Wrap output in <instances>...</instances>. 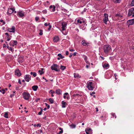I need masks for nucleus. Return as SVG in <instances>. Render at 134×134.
Wrapping results in <instances>:
<instances>
[{
	"label": "nucleus",
	"instance_id": "f257e3e1",
	"mask_svg": "<svg viewBox=\"0 0 134 134\" xmlns=\"http://www.w3.org/2000/svg\"><path fill=\"white\" fill-rule=\"evenodd\" d=\"M111 49V47L107 45H105L104 47V52L106 53H107L110 51Z\"/></svg>",
	"mask_w": 134,
	"mask_h": 134
},
{
	"label": "nucleus",
	"instance_id": "f03ea898",
	"mask_svg": "<svg viewBox=\"0 0 134 134\" xmlns=\"http://www.w3.org/2000/svg\"><path fill=\"white\" fill-rule=\"evenodd\" d=\"M51 69L52 70L56 71H58L59 70V66L57 64H53L51 67Z\"/></svg>",
	"mask_w": 134,
	"mask_h": 134
},
{
	"label": "nucleus",
	"instance_id": "7ed1b4c3",
	"mask_svg": "<svg viewBox=\"0 0 134 134\" xmlns=\"http://www.w3.org/2000/svg\"><path fill=\"white\" fill-rule=\"evenodd\" d=\"M24 98L26 100L29 99L30 96V94L28 93L24 92L23 93Z\"/></svg>",
	"mask_w": 134,
	"mask_h": 134
},
{
	"label": "nucleus",
	"instance_id": "20e7f679",
	"mask_svg": "<svg viewBox=\"0 0 134 134\" xmlns=\"http://www.w3.org/2000/svg\"><path fill=\"white\" fill-rule=\"evenodd\" d=\"M133 14H134V8H131L129 9L128 15L130 16Z\"/></svg>",
	"mask_w": 134,
	"mask_h": 134
},
{
	"label": "nucleus",
	"instance_id": "39448f33",
	"mask_svg": "<svg viewBox=\"0 0 134 134\" xmlns=\"http://www.w3.org/2000/svg\"><path fill=\"white\" fill-rule=\"evenodd\" d=\"M108 14L105 13L104 15V18L103 19V22L106 24H107V21L108 20Z\"/></svg>",
	"mask_w": 134,
	"mask_h": 134
},
{
	"label": "nucleus",
	"instance_id": "423d86ee",
	"mask_svg": "<svg viewBox=\"0 0 134 134\" xmlns=\"http://www.w3.org/2000/svg\"><path fill=\"white\" fill-rule=\"evenodd\" d=\"M17 42L16 41L12 40L9 43L10 46L14 47L17 44Z\"/></svg>",
	"mask_w": 134,
	"mask_h": 134
},
{
	"label": "nucleus",
	"instance_id": "0eeeda50",
	"mask_svg": "<svg viewBox=\"0 0 134 134\" xmlns=\"http://www.w3.org/2000/svg\"><path fill=\"white\" fill-rule=\"evenodd\" d=\"M24 79L26 81L29 82L31 79V76L29 75H26L24 76Z\"/></svg>",
	"mask_w": 134,
	"mask_h": 134
},
{
	"label": "nucleus",
	"instance_id": "6e6552de",
	"mask_svg": "<svg viewBox=\"0 0 134 134\" xmlns=\"http://www.w3.org/2000/svg\"><path fill=\"white\" fill-rule=\"evenodd\" d=\"M15 9L14 8H11L8 9L7 12L8 14H11L14 11Z\"/></svg>",
	"mask_w": 134,
	"mask_h": 134
},
{
	"label": "nucleus",
	"instance_id": "1a4fd4ad",
	"mask_svg": "<svg viewBox=\"0 0 134 134\" xmlns=\"http://www.w3.org/2000/svg\"><path fill=\"white\" fill-rule=\"evenodd\" d=\"M15 75H17L18 76H20L21 75V74L18 69H16L15 70Z\"/></svg>",
	"mask_w": 134,
	"mask_h": 134
},
{
	"label": "nucleus",
	"instance_id": "9d476101",
	"mask_svg": "<svg viewBox=\"0 0 134 134\" xmlns=\"http://www.w3.org/2000/svg\"><path fill=\"white\" fill-rule=\"evenodd\" d=\"M127 23L129 25H132L134 23V19L128 20Z\"/></svg>",
	"mask_w": 134,
	"mask_h": 134
},
{
	"label": "nucleus",
	"instance_id": "9b49d317",
	"mask_svg": "<svg viewBox=\"0 0 134 134\" xmlns=\"http://www.w3.org/2000/svg\"><path fill=\"white\" fill-rule=\"evenodd\" d=\"M8 30L9 32L14 33L15 32V29L14 26H12L11 28H9Z\"/></svg>",
	"mask_w": 134,
	"mask_h": 134
},
{
	"label": "nucleus",
	"instance_id": "f8f14e48",
	"mask_svg": "<svg viewBox=\"0 0 134 134\" xmlns=\"http://www.w3.org/2000/svg\"><path fill=\"white\" fill-rule=\"evenodd\" d=\"M67 24L65 23H64L62 24V28L63 31L65 30V28L66 27Z\"/></svg>",
	"mask_w": 134,
	"mask_h": 134
},
{
	"label": "nucleus",
	"instance_id": "ddd939ff",
	"mask_svg": "<svg viewBox=\"0 0 134 134\" xmlns=\"http://www.w3.org/2000/svg\"><path fill=\"white\" fill-rule=\"evenodd\" d=\"M5 35H7V41H9L11 39L12 36L10 35H9L8 34V33L7 32L5 33Z\"/></svg>",
	"mask_w": 134,
	"mask_h": 134
},
{
	"label": "nucleus",
	"instance_id": "4468645a",
	"mask_svg": "<svg viewBox=\"0 0 134 134\" xmlns=\"http://www.w3.org/2000/svg\"><path fill=\"white\" fill-rule=\"evenodd\" d=\"M17 13L19 16L20 17H23L24 16V14L22 13V11H19Z\"/></svg>",
	"mask_w": 134,
	"mask_h": 134
},
{
	"label": "nucleus",
	"instance_id": "2eb2a0df",
	"mask_svg": "<svg viewBox=\"0 0 134 134\" xmlns=\"http://www.w3.org/2000/svg\"><path fill=\"white\" fill-rule=\"evenodd\" d=\"M56 93L58 94H60L62 93V91L60 89L57 90L55 91Z\"/></svg>",
	"mask_w": 134,
	"mask_h": 134
},
{
	"label": "nucleus",
	"instance_id": "dca6fc26",
	"mask_svg": "<svg viewBox=\"0 0 134 134\" xmlns=\"http://www.w3.org/2000/svg\"><path fill=\"white\" fill-rule=\"evenodd\" d=\"M38 87L37 85H34L32 86V88L34 91H36L37 90Z\"/></svg>",
	"mask_w": 134,
	"mask_h": 134
},
{
	"label": "nucleus",
	"instance_id": "f3484780",
	"mask_svg": "<svg viewBox=\"0 0 134 134\" xmlns=\"http://www.w3.org/2000/svg\"><path fill=\"white\" fill-rule=\"evenodd\" d=\"M24 60V59L22 58H19L18 60V62L19 63L22 62Z\"/></svg>",
	"mask_w": 134,
	"mask_h": 134
},
{
	"label": "nucleus",
	"instance_id": "a211bd4d",
	"mask_svg": "<svg viewBox=\"0 0 134 134\" xmlns=\"http://www.w3.org/2000/svg\"><path fill=\"white\" fill-rule=\"evenodd\" d=\"M59 40V38L57 36L55 37L53 39V41L54 42H56Z\"/></svg>",
	"mask_w": 134,
	"mask_h": 134
},
{
	"label": "nucleus",
	"instance_id": "6ab92c4d",
	"mask_svg": "<svg viewBox=\"0 0 134 134\" xmlns=\"http://www.w3.org/2000/svg\"><path fill=\"white\" fill-rule=\"evenodd\" d=\"M87 88L88 89L90 90H93V88L92 85H87Z\"/></svg>",
	"mask_w": 134,
	"mask_h": 134
},
{
	"label": "nucleus",
	"instance_id": "aec40b11",
	"mask_svg": "<svg viewBox=\"0 0 134 134\" xmlns=\"http://www.w3.org/2000/svg\"><path fill=\"white\" fill-rule=\"evenodd\" d=\"M103 68H106V67H108L109 68V64H106V63H105L103 65Z\"/></svg>",
	"mask_w": 134,
	"mask_h": 134
},
{
	"label": "nucleus",
	"instance_id": "412c9836",
	"mask_svg": "<svg viewBox=\"0 0 134 134\" xmlns=\"http://www.w3.org/2000/svg\"><path fill=\"white\" fill-rule=\"evenodd\" d=\"M49 8L50 9H52V10H51V11H52V12H54L55 11V7L54 6H53L52 5H51L49 7Z\"/></svg>",
	"mask_w": 134,
	"mask_h": 134
},
{
	"label": "nucleus",
	"instance_id": "4be33fe9",
	"mask_svg": "<svg viewBox=\"0 0 134 134\" xmlns=\"http://www.w3.org/2000/svg\"><path fill=\"white\" fill-rule=\"evenodd\" d=\"M62 107L65 108V105H66V102H64V101H62Z\"/></svg>",
	"mask_w": 134,
	"mask_h": 134
},
{
	"label": "nucleus",
	"instance_id": "5701e85b",
	"mask_svg": "<svg viewBox=\"0 0 134 134\" xmlns=\"http://www.w3.org/2000/svg\"><path fill=\"white\" fill-rule=\"evenodd\" d=\"M70 126L71 128L74 129L75 128L76 125H75L72 124L70 125Z\"/></svg>",
	"mask_w": 134,
	"mask_h": 134
},
{
	"label": "nucleus",
	"instance_id": "b1692460",
	"mask_svg": "<svg viewBox=\"0 0 134 134\" xmlns=\"http://www.w3.org/2000/svg\"><path fill=\"white\" fill-rule=\"evenodd\" d=\"M59 129L60 130V131H59V132L57 134H61V133H62L63 132V129L62 128L60 127L59 128Z\"/></svg>",
	"mask_w": 134,
	"mask_h": 134
},
{
	"label": "nucleus",
	"instance_id": "393cba45",
	"mask_svg": "<svg viewBox=\"0 0 134 134\" xmlns=\"http://www.w3.org/2000/svg\"><path fill=\"white\" fill-rule=\"evenodd\" d=\"M81 43L83 46H86L87 45V43H86V41L84 40H83L81 42Z\"/></svg>",
	"mask_w": 134,
	"mask_h": 134
},
{
	"label": "nucleus",
	"instance_id": "a878e982",
	"mask_svg": "<svg viewBox=\"0 0 134 134\" xmlns=\"http://www.w3.org/2000/svg\"><path fill=\"white\" fill-rule=\"evenodd\" d=\"M113 2L115 3H120L121 0H113Z\"/></svg>",
	"mask_w": 134,
	"mask_h": 134
},
{
	"label": "nucleus",
	"instance_id": "bb28decb",
	"mask_svg": "<svg viewBox=\"0 0 134 134\" xmlns=\"http://www.w3.org/2000/svg\"><path fill=\"white\" fill-rule=\"evenodd\" d=\"M58 56L60 57L61 59H62L63 58H64V56H63L62 55V54L60 53L58 54Z\"/></svg>",
	"mask_w": 134,
	"mask_h": 134
},
{
	"label": "nucleus",
	"instance_id": "cd10ccee",
	"mask_svg": "<svg viewBox=\"0 0 134 134\" xmlns=\"http://www.w3.org/2000/svg\"><path fill=\"white\" fill-rule=\"evenodd\" d=\"M116 17H118L119 18V19H121V18L122 17V16L120 15L119 14H116L115 15Z\"/></svg>",
	"mask_w": 134,
	"mask_h": 134
},
{
	"label": "nucleus",
	"instance_id": "c85d7f7f",
	"mask_svg": "<svg viewBox=\"0 0 134 134\" xmlns=\"http://www.w3.org/2000/svg\"><path fill=\"white\" fill-rule=\"evenodd\" d=\"M30 74L31 75H32L34 77H36V74L35 72H31Z\"/></svg>",
	"mask_w": 134,
	"mask_h": 134
},
{
	"label": "nucleus",
	"instance_id": "c756f323",
	"mask_svg": "<svg viewBox=\"0 0 134 134\" xmlns=\"http://www.w3.org/2000/svg\"><path fill=\"white\" fill-rule=\"evenodd\" d=\"M49 101L52 104L54 102V100L53 99L51 98H50L48 99Z\"/></svg>",
	"mask_w": 134,
	"mask_h": 134
},
{
	"label": "nucleus",
	"instance_id": "7c9ffc66",
	"mask_svg": "<svg viewBox=\"0 0 134 134\" xmlns=\"http://www.w3.org/2000/svg\"><path fill=\"white\" fill-rule=\"evenodd\" d=\"M66 67L65 66H61L60 68V69L62 70H64L66 68Z\"/></svg>",
	"mask_w": 134,
	"mask_h": 134
},
{
	"label": "nucleus",
	"instance_id": "2f4dec72",
	"mask_svg": "<svg viewBox=\"0 0 134 134\" xmlns=\"http://www.w3.org/2000/svg\"><path fill=\"white\" fill-rule=\"evenodd\" d=\"M85 131L86 134H92L91 131H87L85 130Z\"/></svg>",
	"mask_w": 134,
	"mask_h": 134
},
{
	"label": "nucleus",
	"instance_id": "473e14b6",
	"mask_svg": "<svg viewBox=\"0 0 134 134\" xmlns=\"http://www.w3.org/2000/svg\"><path fill=\"white\" fill-rule=\"evenodd\" d=\"M74 77L75 78L79 77V75L78 74L74 73Z\"/></svg>",
	"mask_w": 134,
	"mask_h": 134
},
{
	"label": "nucleus",
	"instance_id": "72a5a7b5",
	"mask_svg": "<svg viewBox=\"0 0 134 134\" xmlns=\"http://www.w3.org/2000/svg\"><path fill=\"white\" fill-rule=\"evenodd\" d=\"M4 117H8V112H6L5 114H4Z\"/></svg>",
	"mask_w": 134,
	"mask_h": 134
},
{
	"label": "nucleus",
	"instance_id": "f704fd0d",
	"mask_svg": "<svg viewBox=\"0 0 134 134\" xmlns=\"http://www.w3.org/2000/svg\"><path fill=\"white\" fill-rule=\"evenodd\" d=\"M13 48H12L11 47H9V48H8V49L9 50L11 51L12 52H13L14 50Z\"/></svg>",
	"mask_w": 134,
	"mask_h": 134
},
{
	"label": "nucleus",
	"instance_id": "c9c22d12",
	"mask_svg": "<svg viewBox=\"0 0 134 134\" xmlns=\"http://www.w3.org/2000/svg\"><path fill=\"white\" fill-rule=\"evenodd\" d=\"M5 90H4L2 88L1 90H0V92H1L3 94L5 93Z\"/></svg>",
	"mask_w": 134,
	"mask_h": 134
},
{
	"label": "nucleus",
	"instance_id": "e433bc0d",
	"mask_svg": "<svg viewBox=\"0 0 134 134\" xmlns=\"http://www.w3.org/2000/svg\"><path fill=\"white\" fill-rule=\"evenodd\" d=\"M38 72L40 73V75H42V74H43L44 73V72H43V71H42V72L41 71V70H39Z\"/></svg>",
	"mask_w": 134,
	"mask_h": 134
},
{
	"label": "nucleus",
	"instance_id": "4c0bfd02",
	"mask_svg": "<svg viewBox=\"0 0 134 134\" xmlns=\"http://www.w3.org/2000/svg\"><path fill=\"white\" fill-rule=\"evenodd\" d=\"M131 5L132 6H133L134 5V0H132L131 2Z\"/></svg>",
	"mask_w": 134,
	"mask_h": 134
},
{
	"label": "nucleus",
	"instance_id": "58836bf2",
	"mask_svg": "<svg viewBox=\"0 0 134 134\" xmlns=\"http://www.w3.org/2000/svg\"><path fill=\"white\" fill-rule=\"evenodd\" d=\"M43 110L41 108V111L38 113V114L39 115H41L42 114V112Z\"/></svg>",
	"mask_w": 134,
	"mask_h": 134
},
{
	"label": "nucleus",
	"instance_id": "ea45409f",
	"mask_svg": "<svg viewBox=\"0 0 134 134\" xmlns=\"http://www.w3.org/2000/svg\"><path fill=\"white\" fill-rule=\"evenodd\" d=\"M0 22L1 23H3V25H4L5 24V22L3 20L1 19L0 20Z\"/></svg>",
	"mask_w": 134,
	"mask_h": 134
},
{
	"label": "nucleus",
	"instance_id": "a19ab883",
	"mask_svg": "<svg viewBox=\"0 0 134 134\" xmlns=\"http://www.w3.org/2000/svg\"><path fill=\"white\" fill-rule=\"evenodd\" d=\"M50 25V23H49L48 24L46 23L44 24V25L46 26H47L48 25Z\"/></svg>",
	"mask_w": 134,
	"mask_h": 134
},
{
	"label": "nucleus",
	"instance_id": "79ce46f5",
	"mask_svg": "<svg viewBox=\"0 0 134 134\" xmlns=\"http://www.w3.org/2000/svg\"><path fill=\"white\" fill-rule=\"evenodd\" d=\"M77 22L78 23L81 24L82 23V22L80 20L78 19L77 20Z\"/></svg>",
	"mask_w": 134,
	"mask_h": 134
},
{
	"label": "nucleus",
	"instance_id": "37998d69",
	"mask_svg": "<svg viewBox=\"0 0 134 134\" xmlns=\"http://www.w3.org/2000/svg\"><path fill=\"white\" fill-rule=\"evenodd\" d=\"M49 27L48 28V30L49 31H50L51 28L52 26L50 25H49Z\"/></svg>",
	"mask_w": 134,
	"mask_h": 134
},
{
	"label": "nucleus",
	"instance_id": "c03bdc74",
	"mask_svg": "<svg viewBox=\"0 0 134 134\" xmlns=\"http://www.w3.org/2000/svg\"><path fill=\"white\" fill-rule=\"evenodd\" d=\"M85 130L87 131H91V129H85Z\"/></svg>",
	"mask_w": 134,
	"mask_h": 134
},
{
	"label": "nucleus",
	"instance_id": "a18cd8bd",
	"mask_svg": "<svg viewBox=\"0 0 134 134\" xmlns=\"http://www.w3.org/2000/svg\"><path fill=\"white\" fill-rule=\"evenodd\" d=\"M87 57L86 56H85V57L84 58V60L86 62V63H87V62L86 61V60H87Z\"/></svg>",
	"mask_w": 134,
	"mask_h": 134
},
{
	"label": "nucleus",
	"instance_id": "49530a36",
	"mask_svg": "<svg viewBox=\"0 0 134 134\" xmlns=\"http://www.w3.org/2000/svg\"><path fill=\"white\" fill-rule=\"evenodd\" d=\"M92 83L91 82H89V83L87 84V85H92Z\"/></svg>",
	"mask_w": 134,
	"mask_h": 134
},
{
	"label": "nucleus",
	"instance_id": "de8ad7c7",
	"mask_svg": "<svg viewBox=\"0 0 134 134\" xmlns=\"http://www.w3.org/2000/svg\"><path fill=\"white\" fill-rule=\"evenodd\" d=\"M39 19V18L38 17H36L35 20L36 21H38Z\"/></svg>",
	"mask_w": 134,
	"mask_h": 134
},
{
	"label": "nucleus",
	"instance_id": "09e8293b",
	"mask_svg": "<svg viewBox=\"0 0 134 134\" xmlns=\"http://www.w3.org/2000/svg\"><path fill=\"white\" fill-rule=\"evenodd\" d=\"M112 116L113 117H116L115 114H114V113H112Z\"/></svg>",
	"mask_w": 134,
	"mask_h": 134
},
{
	"label": "nucleus",
	"instance_id": "8fccbe9b",
	"mask_svg": "<svg viewBox=\"0 0 134 134\" xmlns=\"http://www.w3.org/2000/svg\"><path fill=\"white\" fill-rule=\"evenodd\" d=\"M40 98H37L36 99H35V101L36 102L38 101V100H40Z\"/></svg>",
	"mask_w": 134,
	"mask_h": 134
},
{
	"label": "nucleus",
	"instance_id": "3c124183",
	"mask_svg": "<svg viewBox=\"0 0 134 134\" xmlns=\"http://www.w3.org/2000/svg\"><path fill=\"white\" fill-rule=\"evenodd\" d=\"M36 126L38 127V126H39V127H41V124H37L36 125Z\"/></svg>",
	"mask_w": 134,
	"mask_h": 134
},
{
	"label": "nucleus",
	"instance_id": "603ef678",
	"mask_svg": "<svg viewBox=\"0 0 134 134\" xmlns=\"http://www.w3.org/2000/svg\"><path fill=\"white\" fill-rule=\"evenodd\" d=\"M95 92H90V94L91 95H92L93 94H95Z\"/></svg>",
	"mask_w": 134,
	"mask_h": 134
},
{
	"label": "nucleus",
	"instance_id": "864d4df0",
	"mask_svg": "<svg viewBox=\"0 0 134 134\" xmlns=\"http://www.w3.org/2000/svg\"><path fill=\"white\" fill-rule=\"evenodd\" d=\"M69 51L71 52H72L74 51V50L72 49H70Z\"/></svg>",
	"mask_w": 134,
	"mask_h": 134
},
{
	"label": "nucleus",
	"instance_id": "5fc2aeb1",
	"mask_svg": "<svg viewBox=\"0 0 134 134\" xmlns=\"http://www.w3.org/2000/svg\"><path fill=\"white\" fill-rule=\"evenodd\" d=\"M73 55V54H72V53H71L70 54V55H69V57L70 58H71V57H72V56Z\"/></svg>",
	"mask_w": 134,
	"mask_h": 134
},
{
	"label": "nucleus",
	"instance_id": "6e6d98bb",
	"mask_svg": "<svg viewBox=\"0 0 134 134\" xmlns=\"http://www.w3.org/2000/svg\"><path fill=\"white\" fill-rule=\"evenodd\" d=\"M43 13H47V11L46 10H43Z\"/></svg>",
	"mask_w": 134,
	"mask_h": 134
},
{
	"label": "nucleus",
	"instance_id": "4d7b16f0",
	"mask_svg": "<svg viewBox=\"0 0 134 134\" xmlns=\"http://www.w3.org/2000/svg\"><path fill=\"white\" fill-rule=\"evenodd\" d=\"M69 54V52L68 51H66V54L67 55H68Z\"/></svg>",
	"mask_w": 134,
	"mask_h": 134
},
{
	"label": "nucleus",
	"instance_id": "13d9d810",
	"mask_svg": "<svg viewBox=\"0 0 134 134\" xmlns=\"http://www.w3.org/2000/svg\"><path fill=\"white\" fill-rule=\"evenodd\" d=\"M18 83L20 84H21V82L20 81V79L19 80Z\"/></svg>",
	"mask_w": 134,
	"mask_h": 134
},
{
	"label": "nucleus",
	"instance_id": "bf43d9fd",
	"mask_svg": "<svg viewBox=\"0 0 134 134\" xmlns=\"http://www.w3.org/2000/svg\"><path fill=\"white\" fill-rule=\"evenodd\" d=\"M77 53V52H74L73 54L74 56H75L76 54Z\"/></svg>",
	"mask_w": 134,
	"mask_h": 134
},
{
	"label": "nucleus",
	"instance_id": "052dcab7",
	"mask_svg": "<svg viewBox=\"0 0 134 134\" xmlns=\"http://www.w3.org/2000/svg\"><path fill=\"white\" fill-rule=\"evenodd\" d=\"M100 57L101 58V59L102 60H104V58L102 57V56H100Z\"/></svg>",
	"mask_w": 134,
	"mask_h": 134
},
{
	"label": "nucleus",
	"instance_id": "680f3d73",
	"mask_svg": "<svg viewBox=\"0 0 134 134\" xmlns=\"http://www.w3.org/2000/svg\"><path fill=\"white\" fill-rule=\"evenodd\" d=\"M55 93V92L54 91H53L52 92H51V93L52 94H53V93Z\"/></svg>",
	"mask_w": 134,
	"mask_h": 134
},
{
	"label": "nucleus",
	"instance_id": "e2e57ef3",
	"mask_svg": "<svg viewBox=\"0 0 134 134\" xmlns=\"http://www.w3.org/2000/svg\"><path fill=\"white\" fill-rule=\"evenodd\" d=\"M39 34L40 35H42L43 33L42 32H40L39 33Z\"/></svg>",
	"mask_w": 134,
	"mask_h": 134
},
{
	"label": "nucleus",
	"instance_id": "0e129e2a",
	"mask_svg": "<svg viewBox=\"0 0 134 134\" xmlns=\"http://www.w3.org/2000/svg\"><path fill=\"white\" fill-rule=\"evenodd\" d=\"M65 95H69L68 93L67 92L65 93L64 94V95H65Z\"/></svg>",
	"mask_w": 134,
	"mask_h": 134
},
{
	"label": "nucleus",
	"instance_id": "69168bd1",
	"mask_svg": "<svg viewBox=\"0 0 134 134\" xmlns=\"http://www.w3.org/2000/svg\"><path fill=\"white\" fill-rule=\"evenodd\" d=\"M14 95V94H11L10 95V97H12Z\"/></svg>",
	"mask_w": 134,
	"mask_h": 134
},
{
	"label": "nucleus",
	"instance_id": "338daca9",
	"mask_svg": "<svg viewBox=\"0 0 134 134\" xmlns=\"http://www.w3.org/2000/svg\"><path fill=\"white\" fill-rule=\"evenodd\" d=\"M47 106V108L48 109H49V108H50V105H48Z\"/></svg>",
	"mask_w": 134,
	"mask_h": 134
},
{
	"label": "nucleus",
	"instance_id": "774afa93",
	"mask_svg": "<svg viewBox=\"0 0 134 134\" xmlns=\"http://www.w3.org/2000/svg\"><path fill=\"white\" fill-rule=\"evenodd\" d=\"M96 111H98V108H96Z\"/></svg>",
	"mask_w": 134,
	"mask_h": 134
}]
</instances>
